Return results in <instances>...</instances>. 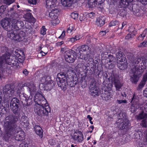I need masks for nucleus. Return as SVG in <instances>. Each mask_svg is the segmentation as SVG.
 <instances>
[{
    "mask_svg": "<svg viewBox=\"0 0 147 147\" xmlns=\"http://www.w3.org/2000/svg\"><path fill=\"white\" fill-rule=\"evenodd\" d=\"M18 118L17 116L12 115H9L5 118L3 124L4 128L6 130L4 136L5 140H10L13 137L15 133L14 124L18 121Z\"/></svg>",
    "mask_w": 147,
    "mask_h": 147,
    "instance_id": "nucleus-1",
    "label": "nucleus"
},
{
    "mask_svg": "<svg viewBox=\"0 0 147 147\" xmlns=\"http://www.w3.org/2000/svg\"><path fill=\"white\" fill-rule=\"evenodd\" d=\"M34 101L36 104L34 107V111L35 113L41 116L47 115L50 109L46 103L45 98L42 97L41 100L36 98Z\"/></svg>",
    "mask_w": 147,
    "mask_h": 147,
    "instance_id": "nucleus-2",
    "label": "nucleus"
},
{
    "mask_svg": "<svg viewBox=\"0 0 147 147\" xmlns=\"http://www.w3.org/2000/svg\"><path fill=\"white\" fill-rule=\"evenodd\" d=\"M69 79L68 75L61 72L57 74L56 80L58 86L65 90L67 86L71 84V83L70 84Z\"/></svg>",
    "mask_w": 147,
    "mask_h": 147,
    "instance_id": "nucleus-3",
    "label": "nucleus"
},
{
    "mask_svg": "<svg viewBox=\"0 0 147 147\" xmlns=\"http://www.w3.org/2000/svg\"><path fill=\"white\" fill-rule=\"evenodd\" d=\"M7 63L11 66H17L19 65L18 59L15 57H11L9 54L4 55L0 57V66Z\"/></svg>",
    "mask_w": 147,
    "mask_h": 147,
    "instance_id": "nucleus-4",
    "label": "nucleus"
},
{
    "mask_svg": "<svg viewBox=\"0 0 147 147\" xmlns=\"http://www.w3.org/2000/svg\"><path fill=\"white\" fill-rule=\"evenodd\" d=\"M25 35V33L23 31L15 30L14 28L8 33V36L10 38L19 42L23 40Z\"/></svg>",
    "mask_w": 147,
    "mask_h": 147,
    "instance_id": "nucleus-5",
    "label": "nucleus"
},
{
    "mask_svg": "<svg viewBox=\"0 0 147 147\" xmlns=\"http://www.w3.org/2000/svg\"><path fill=\"white\" fill-rule=\"evenodd\" d=\"M61 51L62 53H64L65 59L67 62L73 63L76 58V55L73 53L71 50L66 48H62Z\"/></svg>",
    "mask_w": 147,
    "mask_h": 147,
    "instance_id": "nucleus-6",
    "label": "nucleus"
},
{
    "mask_svg": "<svg viewBox=\"0 0 147 147\" xmlns=\"http://www.w3.org/2000/svg\"><path fill=\"white\" fill-rule=\"evenodd\" d=\"M41 81L42 84L44 86L45 89L49 91L53 88L54 86L53 82L51 80L50 76H45L42 77Z\"/></svg>",
    "mask_w": 147,
    "mask_h": 147,
    "instance_id": "nucleus-7",
    "label": "nucleus"
},
{
    "mask_svg": "<svg viewBox=\"0 0 147 147\" xmlns=\"http://www.w3.org/2000/svg\"><path fill=\"white\" fill-rule=\"evenodd\" d=\"M147 62V59L145 58H136L134 60L135 66L136 67L139 64L138 69L141 73H142L146 69V64Z\"/></svg>",
    "mask_w": 147,
    "mask_h": 147,
    "instance_id": "nucleus-8",
    "label": "nucleus"
},
{
    "mask_svg": "<svg viewBox=\"0 0 147 147\" xmlns=\"http://www.w3.org/2000/svg\"><path fill=\"white\" fill-rule=\"evenodd\" d=\"M59 13L58 9H54L49 13V17L52 19L51 22L53 26H55L59 23V20L58 19Z\"/></svg>",
    "mask_w": 147,
    "mask_h": 147,
    "instance_id": "nucleus-9",
    "label": "nucleus"
},
{
    "mask_svg": "<svg viewBox=\"0 0 147 147\" xmlns=\"http://www.w3.org/2000/svg\"><path fill=\"white\" fill-rule=\"evenodd\" d=\"M19 100L16 98H13L11 100L10 103L11 109L15 114L18 112V105Z\"/></svg>",
    "mask_w": 147,
    "mask_h": 147,
    "instance_id": "nucleus-10",
    "label": "nucleus"
},
{
    "mask_svg": "<svg viewBox=\"0 0 147 147\" xmlns=\"http://www.w3.org/2000/svg\"><path fill=\"white\" fill-rule=\"evenodd\" d=\"M11 21V20L9 18H6L2 20L1 22L2 27L5 30L8 31V33L9 31L14 29L13 26H10V22Z\"/></svg>",
    "mask_w": 147,
    "mask_h": 147,
    "instance_id": "nucleus-11",
    "label": "nucleus"
},
{
    "mask_svg": "<svg viewBox=\"0 0 147 147\" xmlns=\"http://www.w3.org/2000/svg\"><path fill=\"white\" fill-rule=\"evenodd\" d=\"M3 93L5 96L7 97H10L14 95V91L11 88L10 84L6 85L3 88Z\"/></svg>",
    "mask_w": 147,
    "mask_h": 147,
    "instance_id": "nucleus-12",
    "label": "nucleus"
},
{
    "mask_svg": "<svg viewBox=\"0 0 147 147\" xmlns=\"http://www.w3.org/2000/svg\"><path fill=\"white\" fill-rule=\"evenodd\" d=\"M117 124L118 128L121 129H123L127 127L128 121L127 119L123 117L118 120Z\"/></svg>",
    "mask_w": 147,
    "mask_h": 147,
    "instance_id": "nucleus-13",
    "label": "nucleus"
},
{
    "mask_svg": "<svg viewBox=\"0 0 147 147\" xmlns=\"http://www.w3.org/2000/svg\"><path fill=\"white\" fill-rule=\"evenodd\" d=\"M138 99L134 96L132 99V102L133 104L131 106V111L132 113H134L136 111V110L139 108V105L138 102Z\"/></svg>",
    "mask_w": 147,
    "mask_h": 147,
    "instance_id": "nucleus-14",
    "label": "nucleus"
},
{
    "mask_svg": "<svg viewBox=\"0 0 147 147\" xmlns=\"http://www.w3.org/2000/svg\"><path fill=\"white\" fill-rule=\"evenodd\" d=\"M90 93L93 96H96L99 95V90L95 83L91 84L90 87Z\"/></svg>",
    "mask_w": 147,
    "mask_h": 147,
    "instance_id": "nucleus-15",
    "label": "nucleus"
},
{
    "mask_svg": "<svg viewBox=\"0 0 147 147\" xmlns=\"http://www.w3.org/2000/svg\"><path fill=\"white\" fill-rule=\"evenodd\" d=\"M74 140L78 142H81L83 140V136L82 132L79 130L75 131L72 137Z\"/></svg>",
    "mask_w": 147,
    "mask_h": 147,
    "instance_id": "nucleus-16",
    "label": "nucleus"
},
{
    "mask_svg": "<svg viewBox=\"0 0 147 147\" xmlns=\"http://www.w3.org/2000/svg\"><path fill=\"white\" fill-rule=\"evenodd\" d=\"M114 84L117 90H119L123 86V84L119 80V77L117 75L113 76L112 78Z\"/></svg>",
    "mask_w": 147,
    "mask_h": 147,
    "instance_id": "nucleus-17",
    "label": "nucleus"
},
{
    "mask_svg": "<svg viewBox=\"0 0 147 147\" xmlns=\"http://www.w3.org/2000/svg\"><path fill=\"white\" fill-rule=\"evenodd\" d=\"M108 86L110 87V90L108 91L107 94L106 93H103L102 95V97L103 99L106 101L110 100L113 96L112 91L111 90V88L113 86V85L111 84H109Z\"/></svg>",
    "mask_w": 147,
    "mask_h": 147,
    "instance_id": "nucleus-18",
    "label": "nucleus"
},
{
    "mask_svg": "<svg viewBox=\"0 0 147 147\" xmlns=\"http://www.w3.org/2000/svg\"><path fill=\"white\" fill-rule=\"evenodd\" d=\"M25 84V85L28 87L27 89L30 92V94H33L36 92V89L33 82H27Z\"/></svg>",
    "mask_w": 147,
    "mask_h": 147,
    "instance_id": "nucleus-19",
    "label": "nucleus"
},
{
    "mask_svg": "<svg viewBox=\"0 0 147 147\" xmlns=\"http://www.w3.org/2000/svg\"><path fill=\"white\" fill-rule=\"evenodd\" d=\"M105 18L102 16L97 18L95 21V24L98 26L101 27L105 24Z\"/></svg>",
    "mask_w": 147,
    "mask_h": 147,
    "instance_id": "nucleus-20",
    "label": "nucleus"
},
{
    "mask_svg": "<svg viewBox=\"0 0 147 147\" xmlns=\"http://www.w3.org/2000/svg\"><path fill=\"white\" fill-rule=\"evenodd\" d=\"M99 4L97 0H88L87 5L90 8H94L97 7Z\"/></svg>",
    "mask_w": 147,
    "mask_h": 147,
    "instance_id": "nucleus-21",
    "label": "nucleus"
},
{
    "mask_svg": "<svg viewBox=\"0 0 147 147\" xmlns=\"http://www.w3.org/2000/svg\"><path fill=\"white\" fill-rule=\"evenodd\" d=\"M25 137L24 132L20 130L17 132L15 139L17 140L22 141L24 139Z\"/></svg>",
    "mask_w": 147,
    "mask_h": 147,
    "instance_id": "nucleus-22",
    "label": "nucleus"
},
{
    "mask_svg": "<svg viewBox=\"0 0 147 147\" xmlns=\"http://www.w3.org/2000/svg\"><path fill=\"white\" fill-rule=\"evenodd\" d=\"M12 23L14 26L17 27L18 29L21 28L24 25V23L22 21L18 20L16 19H13Z\"/></svg>",
    "mask_w": 147,
    "mask_h": 147,
    "instance_id": "nucleus-23",
    "label": "nucleus"
},
{
    "mask_svg": "<svg viewBox=\"0 0 147 147\" xmlns=\"http://www.w3.org/2000/svg\"><path fill=\"white\" fill-rule=\"evenodd\" d=\"M127 63L126 59L125 61H118L117 62V65L120 69L124 70L126 69L127 67Z\"/></svg>",
    "mask_w": 147,
    "mask_h": 147,
    "instance_id": "nucleus-24",
    "label": "nucleus"
},
{
    "mask_svg": "<svg viewBox=\"0 0 147 147\" xmlns=\"http://www.w3.org/2000/svg\"><path fill=\"white\" fill-rule=\"evenodd\" d=\"M57 0H46V5L48 8H53L56 6Z\"/></svg>",
    "mask_w": 147,
    "mask_h": 147,
    "instance_id": "nucleus-25",
    "label": "nucleus"
},
{
    "mask_svg": "<svg viewBox=\"0 0 147 147\" xmlns=\"http://www.w3.org/2000/svg\"><path fill=\"white\" fill-rule=\"evenodd\" d=\"M116 57L119 61H125L126 59L123 53L121 51H119L116 54Z\"/></svg>",
    "mask_w": 147,
    "mask_h": 147,
    "instance_id": "nucleus-26",
    "label": "nucleus"
},
{
    "mask_svg": "<svg viewBox=\"0 0 147 147\" xmlns=\"http://www.w3.org/2000/svg\"><path fill=\"white\" fill-rule=\"evenodd\" d=\"M78 49L81 55L82 54V55L83 54H85V53H86L87 51L88 50V47L87 45H84L79 47Z\"/></svg>",
    "mask_w": 147,
    "mask_h": 147,
    "instance_id": "nucleus-27",
    "label": "nucleus"
},
{
    "mask_svg": "<svg viewBox=\"0 0 147 147\" xmlns=\"http://www.w3.org/2000/svg\"><path fill=\"white\" fill-rule=\"evenodd\" d=\"M34 129L36 134L42 138L43 137V131L42 129L39 126L36 125L34 127Z\"/></svg>",
    "mask_w": 147,
    "mask_h": 147,
    "instance_id": "nucleus-28",
    "label": "nucleus"
},
{
    "mask_svg": "<svg viewBox=\"0 0 147 147\" xmlns=\"http://www.w3.org/2000/svg\"><path fill=\"white\" fill-rule=\"evenodd\" d=\"M74 0H61L62 5L64 7H70L72 4Z\"/></svg>",
    "mask_w": 147,
    "mask_h": 147,
    "instance_id": "nucleus-29",
    "label": "nucleus"
},
{
    "mask_svg": "<svg viewBox=\"0 0 147 147\" xmlns=\"http://www.w3.org/2000/svg\"><path fill=\"white\" fill-rule=\"evenodd\" d=\"M85 54H83V55H81L80 56L81 57V58L82 59H83L84 60H89L91 58V53L90 51L89 50L88 51V53L87 52L86 53H85Z\"/></svg>",
    "mask_w": 147,
    "mask_h": 147,
    "instance_id": "nucleus-30",
    "label": "nucleus"
},
{
    "mask_svg": "<svg viewBox=\"0 0 147 147\" xmlns=\"http://www.w3.org/2000/svg\"><path fill=\"white\" fill-rule=\"evenodd\" d=\"M28 118L26 116H23L20 121V123L22 125H25L26 126L28 125Z\"/></svg>",
    "mask_w": 147,
    "mask_h": 147,
    "instance_id": "nucleus-31",
    "label": "nucleus"
},
{
    "mask_svg": "<svg viewBox=\"0 0 147 147\" xmlns=\"http://www.w3.org/2000/svg\"><path fill=\"white\" fill-rule=\"evenodd\" d=\"M137 71L134 72L133 74L131 75V81L133 83H136L138 81V78L137 75Z\"/></svg>",
    "mask_w": 147,
    "mask_h": 147,
    "instance_id": "nucleus-32",
    "label": "nucleus"
},
{
    "mask_svg": "<svg viewBox=\"0 0 147 147\" xmlns=\"http://www.w3.org/2000/svg\"><path fill=\"white\" fill-rule=\"evenodd\" d=\"M114 59V58L112 57L111 59H110L109 61V62L108 63V66H107V67L110 69H111L114 67L115 65L116 64V62L115 61H113V60Z\"/></svg>",
    "mask_w": 147,
    "mask_h": 147,
    "instance_id": "nucleus-33",
    "label": "nucleus"
},
{
    "mask_svg": "<svg viewBox=\"0 0 147 147\" xmlns=\"http://www.w3.org/2000/svg\"><path fill=\"white\" fill-rule=\"evenodd\" d=\"M147 118V114L144 112H142L137 116V119L138 120H141Z\"/></svg>",
    "mask_w": 147,
    "mask_h": 147,
    "instance_id": "nucleus-34",
    "label": "nucleus"
},
{
    "mask_svg": "<svg viewBox=\"0 0 147 147\" xmlns=\"http://www.w3.org/2000/svg\"><path fill=\"white\" fill-rule=\"evenodd\" d=\"M7 7L6 6L2 5L0 7V17L4 15L6 12Z\"/></svg>",
    "mask_w": 147,
    "mask_h": 147,
    "instance_id": "nucleus-35",
    "label": "nucleus"
},
{
    "mask_svg": "<svg viewBox=\"0 0 147 147\" xmlns=\"http://www.w3.org/2000/svg\"><path fill=\"white\" fill-rule=\"evenodd\" d=\"M75 30L74 25L73 24H71L69 25V27L67 28V32L68 34H70L73 32Z\"/></svg>",
    "mask_w": 147,
    "mask_h": 147,
    "instance_id": "nucleus-36",
    "label": "nucleus"
},
{
    "mask_svg": "<svg viewBox=\"0 0 147 147\" xmlns=\"http://www.w3.org/2000/svg\"><path fill=\"white\" fill-rule=\"evenodd\" d=\"M147 35V28L145 30L143 33L141 34L138 37V39L139 40L142 41L144 39V38Z\"/></svg>",
    "mask_w": 147,
    "mask_h": 147,
    "instance_id": "nucleus-37",
    "label": "nucleus"
},
{
    "mask_svg": "<svg viewBox=\"0 0 147 147\" xmlns=\"http://www.w3.org/2000/svg\"><path fill=\"white\" fill-rule=\"evenodd\" d=\"M24 17L26 21L29 22L32 18V14L30 12L27 13L24 16Z\"/></svg>",
    "mask_w": 147,
    "mask_h": 147,
    "instance_id": "nucleus-38",
    "label": "nucleus"
},
{
    "mask_svg": "<svg viewBox=\"0 0 147 147\" xmlns=\"http://www.w3.org/2000/svg\"><path fill=\"white\" fill-rule=\"evenodd\" d=\"M119 24V22L117 20H113L111 21L109 24V26L110 27L114 26H116Z\"/></svg>",
    "mask_w": 147,
    "mask_h": 147,
    "instance_id": "nucleus-39",
    "label": "nucleus"
},
{
    "mask_svg": "<svg viewBox=\"0 0 147 147\" xmlns=\"http://www.w3.org/2000/svg\"><path fill=\"white\" fill-rule=\"evenodd\" d=\"M134 32H133L131 33H129L125 37V39H126L129 40L130 38H132L134 36Z\"/></svg>",
    "mask_w": 147,
    "mask_h": 147,
    "instance_id": "nucleus-40",
    "label": "nucleus"
},
{
    "mask_svg": "<svg viewBox=\"0 0 147 147\" xmlns=\"http://www.w3.org/2000/svg\"><path fill=\"white\" fill-rule=\"evenodd\" d=\"M140 134H141L140 131H136L134 134L135 138L138 139H140L141 138Z\"/></svg>",
    "mask_w": 147,
    "mask_h": 147,
    "instance_id": "nucleus-41",
    "label": "nucleus"
},
{
    "mask_svg": "<svg viewBox=\"0 0 147 147\" xmlns=\"http://www.w3.org/2000/svg\"><path fill=\"white\" fill-rule=\"evenodd\" d=\"M71 17L73 19L75 20L77 19L78 16V13L76 12H73L71 14Z\"/></svg>",
    "mask_w": 147,
    "mask_h": 147,
    "instance_id": "nucleus-42",
    "label": "nucleus"
},
{
    "mask_svg": "<svg viewBox=\"0 0 147 147\" xmlns=\"http://www.w3.org/2000/svg\"><path fill=\"white\" fill-rule=\"evenodd\" d=\"M95 16V13L93 12H91L86 14L87 17H88L89 18H91L92 19Z\"/></svg>",
    "mask_w": 147,
    "mask_h": 147,
    "instance_id": "nucleus-43",
    "label": "nucleus"
},
{
    "mask_svg": "<svg viewBox=\"0 0 147 147\" xmlns=\"http://www.w3.org/2000/svg\"><path fill=\"white\" fill-rule=\"evenodd\" d=\"M46 30L47 29L46 28H45V26H43L41 29V34L43 35H45L46 34Z\"/></svg>",
    "mask_w": 147,
    "mask_h": 147,
    "instance_id": "nucleus-44",
    "label": "nucleus"
},
{
    "mask_svg": "<svg viewBox=\"0 0 147 147\" xmlns=\"http://www.w3.org/2000/svg\"><path fill=\"white\" fill-rule=\"evenodd\" d=\"M14 1V0H3L4 2L6 4L9 5Z\"/></svg>",
    "mask_w": 147,
    "mask_h": 147,
    "instance_id": "nucleus-45",
    "label": "nucleus"
},
{
    "mask_svg": "<svg viewBox=\"0 0 147 147\" xmlns=\"http://www.w3.org/2000/svg\"><path fill=\"white\" fill-rule=\"evenodd\" d=\"M141 126L143 127H147V121L146 120H143L142 121Z\"/></svg>",
    "mask_w": 147,
    "mask_h": 147,
    "instance_id": "nucleus-46",
    "label": "nucleus"
},
{
    "mask_svg": "<svg viewBox=\"0 0 147 147\" xmlns=\"http://www.w3.org/2000/svg\"><path fill=\"white\" fill-rule=\"evenodd\" d=\"M140 47H147V40L146 42H143L139 45Z\"/></svg>",
    "mask_w": 147,
    "mask_h": 147,
    "instance_id": "nucleus-47",
    "label": "nucleus"
},
{
    "mask_svg": "<svg viewBox=\"0 0 147 147\" xmlns=\"http://www.w3.org/2000/svg\"><path fill=\"white\" fill-rule=\"evenodd\" d=\"M37 0H28V2L29 3L35 5L37 3Z\"/></svg>",
    "mask_w": 147,
    "mask_h": 147,
    "instance_id": "nucleus-48",
    "label": "nucleus"
},
{
    "mask_svg": "<svg viewBox=\"0 0 147 147\" xmlns=\"http://www.w3.org/2000/svg\"><path fill=\"white\" fill-rule=\"evenodd\" d=\"M145 82L146 81L143 80V81L140 82L139 85V88H141L143 87L145 84Z\"/></svg>",
    "mask_w": 147,
    "mask_h": 147,
    "instance_id": "nucleus-49",
    "label": "nucleus"
},
{
    "mask_svg": "<svg viewBox=\"0 0 147 147\" xmlns=\"http://www.w3.org/2000/svg\"><path fill=\"white\" fill-rule=\"evenodd\" d=\"M28 144L26 142H23L20 144V147H28Z\"/></svg>",
    "mask_w": 147,
    "mask_h": 147,
    "instance_id": "nucleus-50",
    "label": "nucleus"
},
{
    "mask_svg": "<svg viewBox=\"0 0 147 147\" xmlns=\"http://www.w3.org/2000/svg\"><path fill=\"white\" fill-rule=\"evenodd\" d=\"M117 102L119 104H121L122 103H126L127 102V101L125 100H117Z\"/></svg>",
    "mask_w": 147,
    "mask_h": 147,
    "instance_id": "nucleus-51",
    "label": "nucleus"
},
{
    "mask_svg": "<svg viewBox=\"0 0 147 147\" xmlns=\"http://www.w3.org/2000/svg\"><path fill=\"white\" fill-rule=\"evenodd\" d=\"M65 34V31H63L61 35L58 38H61V39H63L64 37Z\"/></svg>",
    "mask_w": 147,
    "mask_h": 147,
    "instance_id": "nucleus-52",
    "label": "nucleus"
},
{
    "mask_svg": "<svg viewBox=\"0 0 147 147\" xmlns=\"http://www.w3.org/2000/svg\"><path fill=\"white\" fill-rule=\"evenodd\" d=\"M87 118L89 119V120L90 123L92 125L93 124V122L92 121V117H91L90 115H88L87 116Z\"/></svg>",
    "mask_w": 147,
    "mask_h": 147,
    "instance_id": "nucleus-53",
    "label": "nucleus"
},
{
    "mask_svg": "<svg viewBox=\"0 0 147 147\" xmlns=\"http://www.w3.org/2000/svg\"><path fill=\"white\" fill-rule=\"evenodd\" d=\"M68 40L69 41H70L71 42H74L76 41L74 37L69 38L68 39Z\"/></svg>",
    "mask_w": 147,
    "mask_h": 147,
    "instance_id": "nucleus-54",
    "label": "nucleus"
},
{
    "mask_svg": "<svg viewBox=\"0 0 147 147\" xmlns=\"http://www.w3.org/2000/svg\"><path fill=\"white\" fill-rule=\"evenodd\" d=\"M18 90L17 91V92L18 93H21L22 92V91L23 90V87H21L20 88V89L18 88Z\"/></svg>",
    "mask_w": 147,
    "mask_h": 147,
    "instance_id": "nucleus-55",
    "label": "nucleus"
},
{
    "mask_svg": "<svg viewBox=\"0 0 147 147\" xmlns=\"http://www.w3.org/2000/svg\"><path fill=\"white\" fill-rule=\"evenodd\" d=\"M106 30L102 31L99 33V34L100 35H101V36H103L105 35L106 34Z\"/></svg>",
    "mask_w": 147,
    "mask_h": 147,
    "instance_id": "nucleus-56",
    "label": "nucleus"
},
{
    "mask_svg": "<svg viewBox=\"0 0 147 147\" xmlns=\"http://www.w3.org/2000/svg\"><path fill=\"white\" fill-rule=\"evenodd\" d=\"M64 42L63 41L59 42L57 43L56 45L57 46H60L61 45L63 44Z\"/></svg>",
    "mask_w": 147,
    "mask_h": 147,
    "instance_id": "nucleus-57",
    "label": "nucleus"
},
{
    "mask_svg": "<svg viewBox=\"0 0 147 147\" xmlns=\"http://www.w3.org/2000/svg\"><path fill=\"white\" fill-rule=\"evenodd\" d=\"M143 80L146 82L147 80V73H146L144 75L143 78Z\"/></svg>",
    "mask_w": 147,
    "mask_h": 147,
    "instance_id": "nucleus-58",
    "label": "nucleus"
},
{
    "mask_svg": "<svg viewBox=\"0 0 147 147\" xmlns=\"http://www.w3.org/2000/svg\"><path fill=\"white\" fill-rule=\"evenodd\" d=\"M18 16V15L16 13H14L13 14H11V16L12 18H14V17H17Z\"/></svg>",
    "mask_w": 147,
    "mask_h": 147,
    "instance_id": "nucleus-59",
    "label": "nucleus"
},
{
    "mask_svg": "<svg viewBox=\"0 0 147 147\" xmlns=\"http://www.w3.org/2000/svg\"><path fill=\"white\" fill-rule=\"evenodd\" d=\"M2 97L0 98V109L2 108V107L3 108V107L2 103Z\"/></svg>",
    "mask_w": 147,
    "mask_h": 147,
    "instance_id": "nucleus-60",
    "label": "nucleus"
},
{
    "mask_svg": "<svg viewBox=\"0 0 147 147\" xmlns=\"http://www.w3.org/2000/svg\"><path fill=\"white\" fill-rule=\"evenodd\" d=\"M23 73L26 76H27L28 74V71L25 69H24L23 71Z\"/></svg>",
    "mask_w": 147,
    "mask_h": 147,
    "instance_id": "nucleus-61",
    "label": "nucleus"
},
{
    "mask_svg": "<svg viewBox=\"0 0 147 147\" xmlns=\"http://www.w3.org/2000/svg\"><path fill=\"white\" fill-rule=\"evenodd\" d=\"M127 23L126 22H124L122 24V26L121 27V29H122L123 27H124V26H125V25H126Z\"/></svg>",
    "mask_w": 147,
    "mask_h": 147,
    "instance_id": "nucleus-62",
    "label": "nucleus"
},
{
    "mask_svg": "<svg viewBox=\"0 0 147 147\" xmlns=\"http://www.w3.org/2000/svg\"><path fill=\"white\" fill-rule=\"evenodd\" d=\"M40 54H41L42 55V56H44L47 53H45L44 52H43L42 51H41L40 53Z\"/></svg>",
    "mask_w": 147,
    "mask_h": 147,
    "instance_id": "nucleus-63",
    "label": "nucleus"
},
{
    "mask_svg": "<svg viewBox=\"0 0 147 147\" xmlns=\"http://www.w3.org/2000/svg\"><path fill=\"white\" fill-rule=\"evenodd\" d=\"M144 95L145 96L147 97V91L145 90L144 92Z\"/></svg>",
    "mask_w": 147,
    "mask_h": 147,
    "instance_id": "nucleus-64",
    "label": "nucleus"
}]
</instances>
